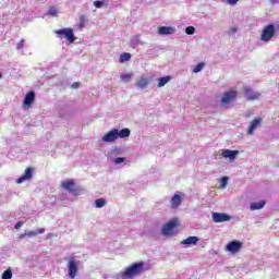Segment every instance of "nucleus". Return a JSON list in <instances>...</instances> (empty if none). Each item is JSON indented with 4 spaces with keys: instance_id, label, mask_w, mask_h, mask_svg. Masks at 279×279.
Instances as JSON below:
<instances>
[{
    "instance_id": "bb28decb",
    "label": "nucleus",
    "mask_w": 279,
    "mask_h": 279,
    "mask_svg": "<svg viewBox=\"0 0 279 279\" xmlns=\"http://www.w3.org/2000/svg\"><path fill=\"white\" fill-rule=\"evenodd\" d=\"M132 58V54L124 52L120 56V62H129V60Z\"/></svg>"
},
{
    "instance_id": "72a5a7b5",
    "label": "nucleus",
    "mask_w": 279,
    "mask_h": 279,
    "mask_svg": "<svg viewBox=\"0 0 279 279\" xmlns=\"http://www.w3.org/2000/svg\"><path fill=\"white\" fill-rule=\"evenodd\" d=\"M236 32H239V28L236 26H232L229 28L228 34L229 36H234Z\"/></svg>"
},
{
    "instance_id": "c756f323",
    "label": "nucleus",
    "mask_w": 279,
    "mask_h": 279,
    "mask_svg": "<svg viewBox=\"0 0 279 279\" xmlns=\"http://www.w3.org/2000/svg\"><path fill=\"white\" fill-rule=\"evenodd\" d=\"M48 13L50 14V16H58V8L51 7Z\"/></svg>"
},
{
    "instance_id": "a878e982",
    "label": "nucleus",
    "mask_w": 279,
    "mask_h": 279,
    "mask_svg": "<svg viewBox=\"0 0 279 279\" xmlns=\"http://www.w3.org/2000/svg\"><path fill=\"white\" fill-rule=\"evenodd\" d=\"M205 66H206V63L201 62L196 66L193 68L192 72L193 73H202V71H204Z\"/></svg>"
},
{
    "instance_id": "f704fd0d",
    "label": "nucleus",
    "mask_w": 279,
    "mask_h": 279,
    "mask_svg": "<svg viewBox=\"0 0 279 279\" xmlns=\"http://www.w3.org/2000/svg\"><path fill=\"white\" fill-rule=\"evenodd\" d=\"M21 228H23V221H19V222L15 225V230H21Z\"/></svg>"
},
{
    "instance_id": "dca6fc26",
    "label": "nucleus",
    "mask_w": 279,
    "mask_h": 279,
    "mask_svg": "<svg viewBox=\"0 0 279 279\" xmlns=\"http://www.w3.org/2000/svg\"><path fill=\"white\" fill-rule=\"evenodd\" d=\"M33 175H34V169L26 168L22 177L16 180V184H23V182L29 181V179L33 178Z\"/></svg>"
},
{
    "instance_id": "7c9ffc66",
    "label": "nucleus",
    "mask_w": 279,
    "mask_h": 279,
    "mask_svg": "<svg viewBox=\"0 0 279 279\" xmlns=\"http://www.w3.org/2000/svg\"><path fill=\"white\" fill-rule=\"evenodd\" d=\"M185 34H187V36H193V34H195V28L193 26H187L185 28Z\"/></svg>"
},
{
    "instance_id": "393cba45",
    "label": "nucleus",
    "mask_w": 279,
    "mask_h": 279,
    "mask_svg": "<svg viewBox=\"0 0 279 279\" xmlns=\"http://www.w3.org/2000/svg\"><path fill=\"white\" fill-rule=\"evenodd\" d=\"M131 81H132V74L125 73L120 75V82H122L123 84H128V82H131Z\"/></svg>"
},
{
    "instance_id": "f8f14e48",
    "label": "nucleus",
    "mask_w": 279,
    "mask_h": 279,
    "mask_svg": "<svg viewBox=\"0 0 279 279\" xmlns=\"http://www.w3.org/2000/svg\"><path fill=\"white\" fill-rule=\"evenodd\" d=\"M149 84H151V76L149 75L143 74L136 81V86L137 88H141V90H145Z\"/></svg>"
},
{
    "instance_id": "20e7f679",
    "label": "nucleus",
    "mask_w": 279,
    "mask_h": 279,
    "mask_svg": "<svg viewBox=\"0 0 279 279\" xmlns=\"http://www.w3.org/2000/svg\"><path fill=\"white\" fill-rule=\"evenodd\" d=\"M180 227V219L172 218L170 221L166 222L161 228V234L166 238L173 236L175 228Z\"/></svg>"
},
{
    "instance_id": "412c9836",
    "label": "nucleus",
    "mask_w": 279,
    "mask_h": 279,
    "mask_svg": "<svg viewBox=\"0 0 279 279\" xmlns=\"http://www.w3.org/2000/svg\"><path fill=\"white\" fill-rule=\"evenodd\" d=\"M267 202L265 201H259V202H255V203H251L250 205V210L254 211V210H263L266 206Z\"/></svg>"
},
{
    "instance_id": "c9c22d12",
    "label": "nucleus",
    "mask_w": 279,
    "mask_h": 279,
    "mask_svg": "<svg viewBox=\"0 0 279 279\" xmlns=\"http://www.w3.org/2000/svg\"><path fill=\"white\" fill-rule=\"evenodd\" d=\"M270 5H278L279 4V0H268Z\"/></svg>"
},
{
    "instance_id": "2eb2a0df",
    "label": "nucleus",
    "mask_w": 279,
    "mask_h": 279,
    "mask_svg": "<svg viewBox=\"0 0 279 279\" xmlns=\"http://www.w3.org/2000/svg\"><path fill=\"white\" fill-rule=\"evenodd\" d=\"M244 95L248 101H256V99H259L260 93L254 92L252 88L248 86L244 87Z\"/></svg>"
},
{
    "instance_id": "7ed1b4c3",
    "label": "nucleus",
    "mask_w": 279,
    "mask_h": 279,
    "mask_svg": "<svg viewBox=\"0 0 279 279\" xmlns=\"http://www.w3.org/2000/svg\"><path fill=\"white\" fill-rule=\"evenodd\" d=\"M236 95H239V93L234 88L225 92L220 98L221 108H232V104L236 100Z\"/></svg>"
},
{
    "instance_id": "4be33fe9",
    "label": "nucleus",
    "mask_w": 279,
    "mask_h": 279,
    "mask_svg": "<svg viewBox=\"0 0 279 279\" xmlns=\"http://www.w3.org/2000/svg\"><path fill=\"white\" fill-rule=\"evenodd\" d=\"M197 241H199V238L192 235L181 241V245H197Z\"/></svg>"
},
{
    "instance_id": "e433bc0d",
    "label": "nucleus",
    "mask_w": 279,
    "mask_h": 279,
    "mask_svg": "<svg viewBox=\"0 0 279 279\" xmlns=\"http://www.w3.org/2000/svg\"><path fill=\"white\" fill-rule=\"evenodd\" d=\"M80 21H81V23H84L85 21H87V20H86V15H81V16H80Z\"/></svg>"
},
{
    "instance_id": "473e14b6",
    "label": "nucleus",
    "mask_w": 279,
    "mask_h": 279,
    "mask_svg": "<svg viewBox=\"0 0 279 279\" xmlns=\"http://www.w3.org/2000/svg\"><path fill=\"white\" fill-rule=\"evenodd\" d=\"M94 5L95 8H104V5H106V2L104 0H100V1H94Z\"/></svg>"
},
{
    "instance_id": "cd10ccee",
    "label": "nucleus",
    "mask_w": 279,
    "mask_h": 279,
    "mask_svg": "<svg viewBox=\"0 0 279 279\" xmlns=\"http://www.w3.org/2000/svg\"><path fill=\"white\" fill-rule=\"evenodd\" d=\"M2 279H12V269L8 268L2 274Z\"/></svg>"
},
{
    "instance_id": "ea45409f",
    "label": "nucleus",
    "mask_w": 279,
    "mask_h": 279,
    "mask_svg": "<svg viewBox=\"0 0 279 279\" xmlns=\"http://www.w3.org/2000/svg\"><path fill=\"white\" fill-rule=\"evenodd\" d=\"M2 75L0 74V80H1Z\"/></svg>"
},
{
    "instance_id": "9b49d317",
    "label": "nucleus",
    "mask_w": 279,
    "mask_h": 279,
    "mask_svg": "<svg viewBox=\"0 0 279 279\" xmlns=\"http://www.w3.org/2000/svg\"><path fill=\"white\" fill-rule=\"evenodd\" d=\"M262 124H263V118L253 119L246 131L247 136H252V134H254V132H256Z\"/></svg>"
},
{
    "instance_id": "58836bf2",
    "label": "nucleus",
    "mask_w": 279,
    "mask_h": 279,
    "mask_svg": "<svg viewBox=\"0 0 279 279\" xmlns=\"http://www.w3.org/2000/svg\"><path fill=\"white\" fill-rule=\"evenodd\" d=\"M71 87H72V88H80V83H74V84H72Z\"/></svg>"
},
{
    "instance_id": "39448f33",
    "label": "nucleus",
    "mask_w": 279,
    "mask_h": 279,
    "mask_svg": "<svg viewBox=\"0 0 279 279\" xmlns=\"http://www.w3.org/2000/svg\"><path fill=\"white\" fill-rule=\"evenodd\" d=\"M121 154H123V148L121 147H114L110 151L111 160L116 167H125V165H128V158L119 157Z\"/></svg>"
},
{
    "instance_id": "c85d7f7f",
    "label": "nucleus",
    "mask_w": 279,
    "mask_h": 279,
    "mask_svg": "<svg viewBox=\"0 0 279 279\" xmlns=\"http://www.w3.org/2000/svg\"><path fill=\"white\" fill-rule=\"evenodd\" d=\"M228 177H223L221 180H220V189H226V186H228Z\"/></svg>"
},
{
    "instance_id": "6e6552de",
    "label": "nucleus",
    "mask_w": 279,
    "mask_h": 279,
    "mask_svg": "<svg viewBox=\"0 0 279 279\" xmlns=\"http://www.w3.org/2000/svg\"><path fill=\"white\" fill-rule=\"evenodd\" d=\"M219 156H221L225 160H229V162H234L236 160V156H239V150H230V149H220L218 150Z\"/></svg>"
},
{
    "instance_id": "9d476101",
    "label": "nucleus",
    "mask_w": 279,
    "mask_h": 279,
    "mask_svg": "<svg viewBox=\"0 0 279 279\" xmlns=\"http://www.w3.org/2000/svg\"><path fill=\"white\" fill-rule=\"evenodd\" d=\"M240 250H243V242L239 240L231 241L226 245V252L229 254H239Z\"/></svg>"
},
{
    "instance_id": "4c0bfd02",
    "label": "nucleus",
    "mask_w": 279,
    "mask_h": 279,
    "mask_svg": "<svg viewBox=\"0 0 279 279\" xmlns=\"http://www.w3.org/2000/svg\"><path fill=\"white\" fill-rule=\"evenodd\" d=\"M25 41L24 40H22L21 43H19L17 44V49H23V44H24Z\"/></svg>"
},
{
    "instance_id": "423d86ee",
    "label": "nucleus",
    "mask_w": 279,
    "mask_h": 279,
    "mask_svg": "<svg viewBox=\"0 0 279 279\" xmlns=\"http://www.w3.org/2000/svg\"><path fill=\"white\" fill-rule=\"evenodd\" d=\"M66 267L69 278H77V274H80V260H77L75 257H71L66 263Z\"/></svg>"
},
{
    "instance_id": "b1692460",
    "label": "nucleus",
    "mask_w": 279,
    "mask_h": 279,
    "mask_svg": "<svg viewBox=\"0 0 279 279\" xmlns=\"http://www.w3.org/2000/svg\"><path fill=\"white\" fill-rule=\"evenodd\" d=\"M108 204V201L106 198H98L94 202V207L95 208H104Z\"/></svg>"
},
{
    "instance_id": "f257e3e1",
    "label": "nucleus",
    "mask_w": 279,
    "mask_h": 279,
    "mask_svg": "<svg viewBox=\"0 0 279 279\" xmlns=\"http://www.w3.org/2000/svg\"><path fill=\"white\" fill-rule=\"evenodd\" d=\"M145 271V262H136L126 266L122 271L113 276L114 279H135Z\"/></svg>"
},
{
    "instance_id": "ddd939ff",
    "label": "nucleus",
    "mask_w": 279,
    "mask_h": 279,
    "mask_svg": "<svg viewBox=\"0 0 279 279\" xmlns=\"http://www.w3.org/2000/svg\"><path fill=\"white\" fill-rule=\"evenodd\" d=\"M61 189L68 191L69 193H75V191H77L75 187V181L73 179H65L61 181Z\"/></svg>"
},
{
    "instance_id": "aec40b11",
    "label": "nucleus",
    "mask_w": 279,
    "mask_h": 279,
    "mask_svg": "<svg viewBox=\"0 0 279 279\" xmlns=\"http://www.w3.org/2000/svg\"><path fill=\"white\" fill-rule=\"evenodd\" d=\"M170 206L173 209L180 208V206H182V196H180V194H174L170 199Z\"/></svg>"
},
{
    "instance_id": "5701e85b",
    "label": "nucleus",
    "mask_w": 279,
    "mask_h": 279,
    "mask_svg": "<svg viewBox=\"0 0 279 279\" xmlns=\"http://www.w3.org/2000/svg\"><path fill=\"white\" fill-rule=\"evenodd\" d=\"M157 87L158 88H162L165 86H167V84H169L171 82V76H163V77H159L157 78Z\"/></svg>"
},
{
    "instance_id": "2f4dec72",
    "label": "nucleus",
    "mask_w": 279,
    "mask_h": 279,
    "mask_svg": "<svg viewBox=\"0 0 279 279\" xmlns=\"http://www.w3.org/2000/svg\"><path fill=\"white\" fill-rule=\"evenodd\" d=\"M222 3H227V5H236V3H239V0H221Z\"/></svg>"
},
{
    "instance_id": "4468645a",
    "label": "nucleus",
    "mask_w": 279,
    "mask_h": 279,
    "mask_svg": "<svg viewBox=\"0 0 279 279\" xmlns=\"http://www.w3.org/2000/svg\"><path fill=\"white\" fill-rule=\"evenodd\" d=\"M211 219L214 223H223L225 221H230L231 217L223 213H213Z\"/></svg>"
},
{
    "instance_id": "f03ea898",
    "label": "nucleus",
    "mask_w": 279,
    "mask_h": 279,
    "mask_svg": "<svg viewBox=\"0 0 279 279\" xmlns=\"http://www.w3.org/2000/svg\"><path fill=\"white\" fill-rule=\"evenodd\" d=\"M130 134H132V131L128 128L122 130L112 129L101 137V141L102 143H116L119 138H130Z\"/></svg>"
},
{
    "instance_id": "f3484780",
    "label": "nucleus",
    "mask_w": 279,
    "mask_h": 279,
    "mask_svg": "<svg viewBox=\"0 0 279 279\" xmlns=\"http://www.w3.org/2000/svg\"><path fill=\"white\" fill-rule=\"evenodd\" d=\"M175 33V27L173 26H160L157 31L159 36H171Z\"/></svg>"
},
{
    "instance_id": "a211bd4d",
    "label": "nucleus",
    "mask_w": 279,
    "mask_h": 279,
    "mask_svg": "<svg viewBox=\"0 0 279 279\" xmlns=\"http://www.w3.org/2000/svg\"><path fill=\"white\" fill-rule=\"evenodd\" d=\"M38 234H45V229H37L33 231H25V233H22L19 235V239H32V236H38Z\"/></svg>"
},
{
    "instance_id": "1a4fd4ad",
    "label": "nucleus",
    "mask_w": 279,
    "mask_h": 279,
    "mask_svg": "<svg viewBox=\"0 0 279 279\" xmlns=\"http://www.w3.org/2000/svg\"><path fill=\"white\" fill-rule=\"evenodd\" d=\"M56 34L59 36V38H66V40L72 44L75 43V34H73L72 28H62L59 31H56Z\"/></svg>"
},
{
    "instance_id": "0eeeda50",
    "label": "nucleus",
    "mask_w": 279,
    "mask_h": 279,
    "mask_svg": "<svg viewBox=\"0 0 279 279\" xmlns=\"http://www.w3.org/2000/svg\"><path fill=\"white\" fill-rule=\"evenodd\" d=\"M274 36H276V25L268 24L264 26L260 33V40L262 43H269Z\"/></svg>"
},
{
    "instance_id": "6ab92c4d",
    "label": "nucleus",
    "mask_w": 279,
    "mask_h": 279,
    "mask_svg": "<svg viewBox=\"0 0 279 279\" xmlns=\"http://www.w3.org/2000/svg\"><path fill=\"white\" fill-rule=\"evenodd\" d=\"M35 99H36V94H34V92H29L28 94H26L23 101L24 108H29L32 104H34Z\"/></svg>"
}]
</instances>
